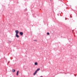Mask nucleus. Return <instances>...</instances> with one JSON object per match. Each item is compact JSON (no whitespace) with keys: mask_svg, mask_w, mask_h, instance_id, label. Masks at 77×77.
Listing matches in <instances>:
<instances>
[{"mask_svg":"<svg viewBox=\"0 0 77 77\" xmlns=\"http://www.w3.org/2000/svg\"><path fill=\"white\" fill-rule=\"evenodd\" d=\"M15 32L16 33V35L18 34L19 33V31H18V30H16L15 31Z\"/></svg>","mask_w":77,"mask_h":77,"instance_id":"nucleus-1","label":"nucleus"},{"mask_svg":"<svg viewBox=\"0 0 77 77\" xmlns=\"http://www.w3.org/2000/svg\"><path fill=\"white\" fill-rule=\"evenodd\" d=\"M19 34L20 35H21V36H22V35H23V32H20Z\"/></svg>","mask_w":77,"mask_h":77,"instance_id":"nucleus-2","label":"nucleus"},{"mask_svg":"<svg viewBox=\"0 0 77 77\" xmlns=\"http://www.w3.org/2000/svg\"><path fill=\"white\" fill-rule=\"evenodd\" d=\"M37 73V71H36V70L35 71V72L33 74V75H35V74Z\"/></svg>","mask_w":77,"mask_h":77,"instance_id":"nucleus-3","label":"nucleus"},{"mask_svg":"<svg viewBox=\"0 0 77 77\" xmlns=\"http://www.w3.org/2000/svg\"><path fill=\"white\" fill-rule=\"evenodd\" d=\"M16 36L17 37V38H19V37H20V36L18 35V34H16Z\"/></svg>","mask_w":77,"mask_h":77,"instance_id":"nucleus-4","label":"nucleus"},{"mask_svg":"<svg viewBox=\"0 0 77 77\" xmlns=\"http://www.w3.org/2000/svg\"><path fill=\"white\" fill-rule=\"evenodd\" d=\"M18 72H19V71H17V74H16L17 75H18Z\"/></svg>","mask_w":77,"mask_h":77,"instance_id":"nucleus-5","label":"nucleus"},{"mask_svg":"<svg viewBox=\"0 0 77 77\" xmlns=\"http://www.w3.org/2000/svg\"><path fill=\"white\" fill-rule=\"evenodd\" d=\"M35 65H38V63L37 62H36L35 63Z\"/></svg>","mask_w":77,"mask_h":77,"instance_id":"nucleus-6","label":"nucleus"},{"mask_svg":"<svg viewBox=\"0 0 77 77\" xmlns=\"http://www.w3.org/2000/svg\"><path fill=\"white\" fill-rule=\"evenodd\" d=\"M39 70H40V68H38V69L36 70V71H37V72L38 71H39Z\"/></svg>","mask_w":77,"mask_h":77,"instance_id":"nucleus-7","label":"nucleus"},{"mask_svg":"<svg viewBox=\"0 0 77 77\" xmlns=\"http://www.w3.org/2000/svg\"><path fill=\"white\" fill-rule=\"evenodd\" d=\"M12 71L13 72H15V70L13 69L12 70Z\"/></svg>","mask_w":77,"mask_h":77,"instance_id":"nucleus-8","label":"nucleus"},{"mask_svg":"<svg viewBox=\"0 0 77 77\" xmlns=\"http://www.w3.org/2000/svg\"><path fill=\"white\" fill-rule=\"evenodd\" d=\"M47 35H50V33H49V32H47Z\"/></svg>","mask_w":77,"mask_h":77,"instance_id":"nucleus-9","label":"nucleus"},{"mask_svg":"<svg viewBox=\"0 0 77 77\" xmlns=\"http://www.w3.org/2000/svg\"><path fill=\"white\" fill-rule=\"evenodd\" d=\"M33 41H35V42H36L37 41V40H33Z\"/></svg>","mask_w":77,"mask_h":77,"instance_id":"nucleus-10","label":"nucleus"},{"mask_svg":"<svg viewBox=\"0 0 77 77\" xmlns=\"http://www.w3.org/2000/svg\"><path fill=\"white\" fill-rule=\"evenodd\" d=\"M9 43H11V41H9Z\"/></svg>","mask_w":77,"mask_h":77,"instance_id":"nucleus-11","label":"nucleus"},{"mask_svg":"<svg viewBox=\"0 0 77 77\" xmlns=\"http://www.w3.org/2000/svg\"><path fill=\"white\" fill-rule=\"evenodd\" d=\"M9 62H9H9H8V63H9Z\"/></svg>","mask_w":77,"mask_h":77,"instance_id":"nucleus-12","label":"nucleus"}]
</instances>
